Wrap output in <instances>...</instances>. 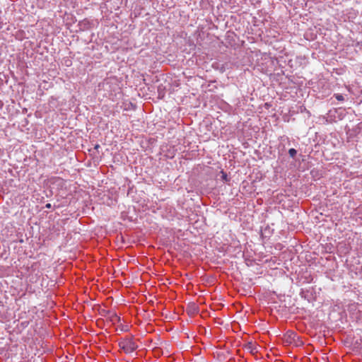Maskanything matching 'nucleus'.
<instances>
[{"label": "nucleus", "mask_w": 362, "mask_h": 362, "mask_svg": "<svg viewBox=\"0 0 362 362\" xmlns=\"http://www.w3.org/2000/svg\"><path fill=\"white\" fill-rule=\"evenodd\" d=\"M119 346L126 354L132 353L138 347L132 337H125L122 339L119 342Z\"/></svg>", "instance_id": "obj_1"}, {"label": "nucleus", "mask_w": 362, "mask_h": 362, "mask_svg": "<svg viewBox=\"0 0 362 362\" xmlns=\"http://www.w3.org/2000/svg\"><path fill=\"white\" fill-rule=\"evenodd\" d=\"M104 312H105L106 313L105 316H107L112 323L119 322L120 321V317L117 316V315L115 313L109 310H104Z\"/></svg>", "instance_id": "obj_2"}, {"label": "nucleus", "mask_w": 362, "mask_h": 362, "mask_svg": "<svg viewBox=\"0 0 362 362\" xmlns=\"http://www.w3.org/2000/svg\"><path fill=\"white\" fill-rule=\"evenodd\" d=\"M288 154L291 158H294L297 154V151L294 148H290L288 150Z\"/></svg>", "instance_id": "obj_3"}, {"label": "nucleus", "mask_w": 362, "mask_h": 362, "mask_svg": "<svg viewBox=\"0 0 362 362\" xmlns=\"http://www.w3.org/2000/svg\"><path fill=\"white\" fill-rule=\"evenodd\" d=\"M334 97H335V98H336L337 100H339V101H343V100H344V96H343L342 95H341V94H335V95H334Z\"/></svg>", "instance_id": "obj_4"}, {"label": "nucleus", "mask_w": 362, "mask_h": 362, "mask_svg": "<svg viewBox=\"0 0 362 362\" xmlns=\"http://www.w3.org/2000/svg\"><path fill=\"white\" fill-rule=\"evenodd\" d=\"M222 179L226 181L227 180V175L226 173H223Z\"/></svg>", "instance_id": "obj_5"}, {"label": "nucleus", "mask_w": 362, "mask_h": 362, "mask_svg": "<svg viewBox=\"0 0 362 362\" xmlns=\"http://www.w3.org/2000/svg\"><path fill=\"white\" fill-rule=\"evenodd\" d=\"M45 208H47V209H51V208H52V205H51V204L47 203V204L45 205Z\"/></svg>", "instance_id": "obj_6"}, {"label": "nucleus", "mask_w": 362, "mask_h": 362, "mask_svg": "<svg viewBox=\"0 0 362 362\" xmlns=\"http://www.w3.org/2000/svg\"><path fill=\"white\" fill-rule=\"evenodd\" d=\"M252 342L248 343V348L252 349ZM251 351H252V349H251Z\"/></svg>", "instance_id": "obj_7"}, {"label": "nucleus", "mask_w": 362, "mask_h": 362, "mask_svg": "<svg viewBox=\"0 0 362 362\" xmlns=\"http://www.w3.org/2000/svg\"><path fill=\"white\" fill-rule=\"evenodd\" d=\"M98 148H100V145H99V144H96V145L95 146V149H98Z\"/></svg>", "instance_id": "obj_8"}, {"label": "nucleus", "mask_w": 362, "mask_h": 362, "mask_svg": "<svg viewBox=\"0 0 362 362\" xmlns=\"http://www.w3.org/2000/svg\"><path fill=\"white\" fill-rule=\"evenodd\" d=\"M122 330H123V331H127V329H125V327H123Z\"/></svg>", "instance_id": "obj_9"}, {"label": "nucleus", "mask_w": 362, "mask_h": 362, "mask_svg": "<svg viewBox=\"0 0 362 362\" xmlns=\"http://www.w3.org/2000/svg\"><path fill=\"white\" fill-rule=\"evenodd\" d=\"M122 330H123V331H127V329H125V327H123Z\"/></svg>", "instance_id": "obj_10"}]
</instances>
